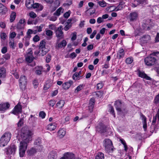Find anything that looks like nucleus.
Returning a JSON list of instances; mask_svg holds the SVG:
<instances>
[{
    "instance_id": "nucleus-22",
    "label": "nucleus",
    "mask_w": 159,
    "mask_h": 159,
    "mask_svg": "<svg viewBox=\"0 0 159 159\" xmlns=\"http://www.w3.org/2000/svg\"><path fill=\"white\" fill-rule=\"evenodd\" d=\"M57 157V154L55 151L53 150L50 152L48 156V159H55Z\"/></svg>"
},
{
    "instance_id": "nucleus-41",
    "label": "nucleus",
    "mask_w": 159,
    "mask_h": 159,
    "mask_svg": "<svg viewBox=\"0 0 159 159\" xmlns=\"http://www.w3.org/2000/svg\"><path fill=\"white\" fill-rule=\"evenodd\" d=\"M24 24H20L18 23L16 26L17 31L19 32L20 30H24Z\"/></svg>"
},
{
    "instance_id": "nucleus-4",
    "label": "nucleus",
    "mask_w": 159,
    "mask_h": 159,
    "mask_svg": "<svg viewBox=\"0 0 159 159\" xmlns=\"http://www.w3.org/2000/svg\"><path fill=\"white\" fill-rule=\"evenodd\" d=\"M46 42L45 41L42 40L40 42L39 45L40 55L43 56L48 52V49L46 48Z\"/></svg>"
},
{
    "instance_id": "nucleus-39",
    "label": "nucleus",
    "mask_w": 159,
    "mask_h": 159,
    "mask_svg": "<svg viewBox=\"0 0 159 159\" xmlns=\"http://www.w3.org/2000/svg\"><path fill=\"white\" fill-rule=\"evenodd\" d=\"M120 141L121 143L123 145H124V150L126 152H127L128 150V148L125 140L122 139H120Z\"/></svg>"
},
{
    "instance_id": "nucleus-13",
    "label": "nucleus",
    "mask_w": 159,
    "mask_h": 159,
    "mask_svg": "<svg viewBox=\"0 0 159 159\" xmlns=\"http://www.w3.org/2000/svg\"><path fill=\"white\" fill-rule=\"evenodd\" d=\"M138 17V14L137 12H132L130 13L129 16V18L131 21H134L137 19Z\"/></svg>"
},
{
    "instance_id": "nucleus-42",
    "label": "nucleus",
    "mask_w": 159,
    "mask_h": 159,
    "mask_svg": "<svg viewBox=\"0 0 159 159\" xmlns=\"http://www.w3.org/2000/svg\"><path fill=\"white\" fill-rule=\"evenodd\" d=\"M37 152V150L34 148H32L28 151V153L30 155H32Z\"/></svg>"
},
{
    "instance_id": "nucleus-33",
    "label": "nucleus",
    "mask_w": 159,
    "mask_h": 159,
    "mask_svg": "<svg viewBox=\"0 0 159 159\" xmlns=\"http://www.w3.org/2000/svg\"><path fill=\"white\" fill-rule=\"evenodd\" d=\"M107 148V150L106 147L105 148V151L108 153H112L115 149L113 145L108 146Z\"/></svg>"
},
{
    "instance_id": "nucleus-21",
    "label": "nucleus",
    "mask_w": 159,
    "mask_h": 159,
    "mask_svg": "<svg viewBox=\"0 0 159 159\" xmlns=\"http://www.w3.org/2000/svg\"><path fill=\"white\" fill-rule=\"evenodd\" d=\"M113 145L112 141L108 139H106L103 141V145L107 149L108 146Z\"/></svg>"
},
{
    "instance_id": "nucleus-25",
    "label": "nucleus",
    "mask_w": 159,
    "mask_h": 159,
    "mask_svg": "<svg viewBox=\"0 0 159 159\" xmlns=\"http://www.w3.org/2000/svg\"><path fill=\"white\" fill-rule=\"evenodd\" d=\"M73 81L69 80L68 82L64 83L62 85L63 88L65 89H68L73 84Z\"/></svg>"
},
{
    "instance_id": "nucleus-46",
    "label": "nucleus",
    "mask_w": 159,
    "mask_h": 159,
    "mask_svg": "<svg viewBox=\"0 0 159 159\" xmlns=\"http://www.w3.org/2000/svg\"><path fill=\"white\" fill-rule=\"evenodd\" d=\"M140 118L142 121V123L147 122V118L142 113H140Z\"/></svg>"
},
{
    "instance_id": "nucleus-1",
    "label": "nucleus",
    "mask_w": 159,
    "mask_h": 159,
    "mask_svg": "<svg viewBox=\"0 0 159 159\" xmlns=\"http://www.w3.org/2000/svg\"><path fill=\"white\" fill-rule=\"evenodd\" d=\"M32 133L28 130H22L20 137L22 140L20 143L19 154L20 157H23L27 149L28 143L31 140Z\"/></svg>"
},
{
    "instance_id": "nucleus-17",
    "label": "nucleus",
    "mask_w": 159,
    "mask_h": 159,
    "mask_svg": "<svg viewBox=\"0 0 159 159\" xmlns=\"http://www.w3.org/2000/svg\"><path fill=\"white\" fill-rule=\"evenodd\" d=\"M81 71L80 70L79 72H75L73 75L72 78L74 80H77L82 78L83 75H81Z\"/></svg>"
},
{
    "instance_id": "nucleus-50",
    "label": "nucleus",
    "mask_w": 159,
    "mask_h": 159,
    "mask_svg": "<svg viewBox=\"0 0 159 159\" xmlns=\"http://www.w3.org/2000/svg\"><path fill=\"white\" fill-rule=\"evenodd\" d=\"M29 16L30 17L33 19H34L37 17L36 14L33 11H31L29 13Z\"/></svg>"
},
{
    "instance_id": "nucleus-23",
    "label": "nucleus",
    "mask_w": 159,
    "mask_h": 159,
    "mask_svg": "<svg viewBox=\"0 0 159 159\" xmlns=\"http://www.w3.org/2000/svg\"><path fill=\"white\" fill-rule=\"evenodd\" d=\"M115 105L117 111L119 112L121 111V103L120 101L117 100L116 101Z\"/></svg>"
},
{
    "instance_id": "nucleus-56",
    "label": "nucleus",
    "mask_w": 159,
    "mask_h": 159,
    "mask_svg": "<svg viewBox=\"0 0 159 159\" xmlns=\"http://www.w3.org/2000/svg\"><path fill=\"white\" fill-rule=\"evenodd\" d=\"M133 61V59L132 58L128 57L126 59L125 62L127 64H130Z\"/></svg>"
},
{
    "instance_id": "nucleus-52",
    "label": "nucleus",
    "mask_w": 159,
    "mask_h": 159,
    "mask_svg": "<svg viewBox=\"0 0 159 159\" xmlns=\"http://www.w3.org/2000/svg\"><path fill=\"white\" fill-rule=\"evenodd\" d=\"M154 102L156 104L159 103V93L157 95L155 96L154 100Z\"/></svg>"
},
{
    "instance_id": "nucleus-34",
    "label": "nucleus",
    "mask_w": 159,
    "mask_h": 159,
    "mask_svg": "<svg viewBox=\"0 0 159 159\" xmlns=\"http://www.w3.org/2000/svg\"><path fill=\"white\" fill-rule=\"evenodd\" d=\"M63 9L62 7H60L54 13V15L58 16L61 15V13L63 12Z\"/></svg>"
},
{
    "instance_id": "nucleus-20",
    "label": "nucleus",
    "mask_w": 159,
    "mask_h": 159,
    "mask_svg": "<svg viewBox=\"0 0 159 159\" xmlns=\"http://www.w3.org/2000/svg\"><path fill=\"white\" fill-rule=\"evenodd\" d=\"M34 9H36V11H39L43 10V6L41 4L38 3H35L33 7Z\"/></svg>"
},
{
    "instance_id": "nucleus-2",
    "label": "nucleus",
    "mask_w": 159,
    "mask_h": 159,
    "mask_svg": "<svg viewBox=\"0 0 159 159\" xmlns=\"http://www.w3.org/2000/svg\"><path fill=\"white\" fill-rule=\"evenodd\" d=\"M159 54V52H154L144 59L145 64L148 66H152L157 62L158 59L156 55Z\"/></svg>"
},
{
    "instance_id": "nucleus-24",
    "label": "nucleus",
    "mask_w": 159,
    "mask_h": 159,
    "mask_svg": "<svg viewBox=\"0 0 159 159\" xmlns=\"http://www.w3.org/2000/svg\"><path fill=\"white\" fill-rule=\"evenodd\" d=\"M95 103V99L93 98H91L90 100L89 106V110L90 112L93 111Z\"/></svg>"
},
{
    "instance_id": "nucleus-32",
    "label": "nucleus",
    "mask_w": 159,
    "mask_h": 159,
    "mask_svg": "<svg viewBox=\"0 0 159 159\" xmlns=\"http://www.w3.org/2000/svg\"><path fill=\"white\" fill-rule=\"evenodd\" d=\"M65 102L63 100H61L57 103L56 106L59 108H61L64 106Z\"/></svg>"
},
{
    "instance_id": "nucleus-58",
    "label": "nucleus",
    "mask_w": 159,
    "mask_h": 159,
    "mask_svg": "<svg viewBox=\"0 0 159 159\" xmlns=\"http://www.w3.org/2000/svg\"><path fill=\"white\" fill-rule=\"evenodd\" d=\"M41 142V139L39 138L36 139L34 142V144L35 145H39Z\"/></svg>"
},
{
    "instance_id": "nucleus-43",
    "label": "nucleus",
    "mask_w": 159,
    "mask_h": 159,
    "mask_svg": "<svg viewBox=\"0 0 159 159\" xmlns=\"http://www.w3.org/2000/svg\"><path fill=\"white\" fill-rule=\"evenodd\" d=\"M72 3V0H68L66 2L63 4L64 7H68L71 5Z\"/></svg>"
},
{
    "instance_id": "nucleus-12",
    "label": "nucleus",
    "mask_w": 159,
    "mask_h": 159,
    "mask_svg": "<svg viewBox=\"0 0 159 159\" xmlns=\"http://www.w3.org/2000/svg\"><path fill=\"white\" fill-rule=\"evenodd\" d=\"M96 130L99 132L103 133L106 131L105 126L102 124H99L96 127Z\"/></svg>"
},
{
    "instance_id": "nucleus-29",
    "label": "nucleus",
    "mask_w": 159,
    "mask_h": 159,
    "mask_svg": "<svg viewBox=\"0 0 159 159\" xmlns=\"http://www.w3.org/2000/svg\"><path fill=\"white\" fill-rule=\"evenodd\" d=\"M125 55L124 50L123 48H120L117 53V56L119 59L123 58Z\"/></svg>"
},
{
    "instance_id": "nucleus-16",
    "label": "nucleus",
    "mask_w": 159,
    "mask_h": 159,
    "mask_svg": "<svg viewBox=\"0 0 159 159\" xmlns=\"http://www.w3.org/2000/svg\"><path fill=\"white\" fill-rule=\"evenodd\" d=\"M7 8L2 4L0 3V14L5 15L7 12Z\"/></svg>"
},
{
    "instance_id": "nucleus-38",
    "label": "nucleus",
    "mask_w": 159,
    "mask_h": 159,
    "mask_svg": "<svg viewBox=\"0 0 159 159\" xmlns=\"http://www.w3.org/2000/svg\"><path fill=\"white\" fill-rule=\"evenodd\" d=\"M66 45V41L65 40H63L61 43H58L57 46L59 48H61L65 47Z\"/></svg>"
},
{
    "instance_id": "nucleus-60",
    "label": "nucleus",
    "mask_w": 159,
    "mask_h": 159,
    "mask_svg": "<svg viewBox=\"0 0 159 159\" xmlns=\"http://www.w3.org/2000/svg\"><path fill=\"white\" fill-rule=\"evenodd\" d=\"M83 88V85H80L76 88L75 90V92H77L81 90Z\"/></svg>"
},
{
    "instance_id": "nucleus-8",
    "label": "nucleus",
    "mask_w": 159,
    "mask_h": 159,
    "mask_svg": "<svg viewBox=\"0 0 159 159\" xmlns=\"http://www.w3.org/2000/svg\"><path fill=\"white\" fill-rule=\"evenodd\" d=\"M33 53L32 51L30 49L28 51V52L25 56V60L27 62L31 63L34 59Z\"/></svg>"
},
{
    "instance_id": "nucleus-61",
    "label": "nucleus",
    "mask_w": 159,
    "mask_h": 159,
    "mask_svg": "<svg viewBox=\"0 0 159 159\" xmlns=\"http://www.w3.org/2000/svg\"><path fill=\"white\" fill-rule=\"evenodd\" d=\"M123 8V6H122L121 4H119V5L116 7L115 9V11H116L119 10H121Z\"/></svg>"
},
{
    "instance_id": "nucleus-51",
    "label": "nucleus",
    "mask_w": 159,
    "mask_h": 159,
    "mask_svg": "<svg viewBox=\"0 0 159 159\" xmlns=\"http://www.w3.org/2000/svg\"><path fill=\"white\" fill-rule=\"evenodd\" d=\"M98 3L99 6L102 7H104L107 5L106 3L104 1H99Z\"/></svg>"
},
{
    "instance_id": "nucleus-49",
    "label": "nucleus",
    "mask_w": 159,
    "mask_h": 159,
    "mask_svg": "<svg viewBox=\"0 0 159 159\" xmlns=\"http://www.w3.org/2000/svg\"><path fill=\"white\" fill-rule=\"evenodd\" d=\"M18 33L16 37L18 39H20V36H22L24 35V30H20L19 32H17Z\"/></svg>"
},
{
    "instance_id": "nucleus-48",
    "label": "nucleus",
    "mask_w": 159,
    "mask_h": 159,
    "mask_svg": "<svg viewBox=\"0 0 159 159\" xmlns=\"http://www.w3.org/2000/svg\"><path fill=\"white\" fill-rule=\"evenodd\" d=\"M46 35L49 37L52 36L53 34V32L51 30H47L46 29Z\"/></svg>"
},
{
    "instance_id": "nucleus-53",
    "label": "nucleus",
    "mask_w": 159,
    "mask_h": 159,
    "mask_svg": "<svg viewBox=\"0 0 159 159\" xmlns=\"http://www.w3.org/2000/svg\"><path fill=\"white\" fill-rule=\"evenodd\" d=\"M9 45L10 48H11L12 49H15V45L14 41H10L9 42Z\"/></svg>"
},
{
    "instance_id": "nucleus-28",
    "label": "nucleus",
    "mask_w": 159,
    "mask_h": 159,
    "mask_svg": "<svg viewBox=\"0 0 159 159\" xmlns=\"http://www.w3.org/2000/svg\"><path fill=\"white\" fill-rule=\"evenodd\" d=\"M66 133V130L64 128L60 129L58 132V135L61 138H62L65 135Z\"/></svg>"
},
{
    "instance_id": "nucleus-57",
    "label": "nucleus",
    "mask_w": 159,
    "mask_h": 159,
    "mask_svg": "<svg viewBox=\"0 0 159 159\" xmlns=\"http://www.w3.org/2000/svg\"><path fill=\"white\" fill-rule=\"evenodd\" d=\"M109 107H109V110L110 112H111V113L112 114H113V115L114 116V117H115L116 116H115V113L114 112V108H113V107H112L110 105L109 106Z\"/></svg>"
},
{
    "instance_id": "nucleus-30",
    "label": "nucleus",
    "mask_w": 159,
    "mask_h": 159,
    "mask_svg": "<svg viewBox=\"0 0 159 159\" xmlns=\"http://www.w3.org/2000/svg\"><path fill=\"white\" fill-rule=\"evenodd\" d=\"M37 118L34 116L30 115V117L29 119V122L32 125L35 124Z\"/></svg>"
},
{
    "instance_id": "nucleus-59",
    "label": "nucleus",
    "mask_w": 159,
    "mask_h": 159,
    "mask_svg": "<svg viewBox=\"0 0 159 159\" xmlns=\"http://www.w3.org/2000/svg\"><path fill=\"white\" fill-rule=\"evenodd\" d=\"M39 116L42 119L44 118L46 116V113L43 111H41L39 114Z\"/></svg>"
},
{
    "instance_id": "nucleus-10",
    "label": "nucleus",
    "mask_w": 159,
    "mask_h": 159,
    "mask_svg": "<svg viewBox=\"0 0 159 159\" xmlns=\"http://www.w3.org/2000/svg\"><path fill=\"white\" fill-rule=\"evenodd\" d=\"M22 107L18 103L16 105L12 111V113L15 115H17L21 112Z\"/></svg>"
},
{
    "instance_id": "nucleus-44",
    "label": "nucleus",
    "mask_w": 159,
    "mask_h": 159,
    "mask_svg": "<svg viewBox=\"0 0 159 159\" xmlns=\"http://www.w3.org/2000/svg\"><path fill=\"white\" fill-rule=\"evenodd\" d=\"M36 69L37 70L35 71L36 74L39 75L41 74L42 71V66L38 67Z\"/></svg>"
},
{
    "instance_id": "nucleus-54",
    "label": "nucleus",
    "mask_w": 159,
    "mask_h": 159,
    "mask_svg": "<svg viewBox=\"0 0 159 159\" xmlns=\"http://www.w3.org/2000/svg\"><path fill=\"white\" fill-rule=\"evenodd\" d=\"M60 1L58 0H55L53 3L54 6L56 8L60 6Z\"/></svg>"
},
{
    "instance_id": "nucleus-11",
    "label": "nucleus",
    "mask_w": 159,
    "mask_h": 159,
    "mask_svg": "<svg viewBox=\"0 0 159 159\" xmlns=\"http://www.w3.org/2000/svg\"><path fill=\"white\" fill-rule=\"evenodd\" d=\"M10 104L8 102L0 104V111L4 112L10 107Z\"/></svg>"
},
{
    "instance_id": "nucleus-9",
    "label": "nucleus",
    "mask_w": 159,
    "mask_h": 159,
    "mask_svg": "<svg viewBox=\"0 0 159 159\" xmlns=\"http://www.w3.org/2000/svg\"><path fill=\"white\" fill-rule=\"evenodd\" d=\"M144 23L143 25V27L145 30H149L154 25V24L150 19L144 21Z\"/></svg>"
},
{
    "instance_id": "nucleus-7",
    "label": "nucleus",
    "mask_w": 159,
    "mask_h": 159,
    "mask_svg": "<svg viewBox=\"0 0 159 159\" xmlns=\"http://www.w3.org/2000/svg\"><path fill=\"white\" fill-rule=\"evenodd\" d=\"M27 79L25 76L21 75L20 79V86L22 90L25 89Z\"/></svg>"
},
{
    "instance_id": "nucleus-15",
    "label": "nucleus",
    "mask_w": 159,
    "mask_h": 159,
    "mask_svg": "<svg viewBox=\"0 0 159 159\" xmlns=\"http://www.w3.org/2000/svg\"><path fill=\"white\" fill-rule=\"evenodd\" d=\"M45 26V24H41L39 26H36L34 27L33 33L35 34L37 32H41L43 28Z\"/></svg>"
},
{
    "instance_id": "nucleus-35",
    "label": "nucleus",
    "mask_w": 159,
    "mask_h": 159,
    "mask_svg": "<svg viewBox=\"0 0 159 159\" xmlns=\"http://www.w3.org/2000/svg\"><path fill=\"white\" fill-rule=\"evenodd\" d=\"M51 80H47L45 83L44 86V89L45 90L48 89L51 85Z\"/></svg>"
},
{
    "instance_id": "nucleus-5",
    "label": "nucleus",
    "mask_w": 159,
    "mask_h": 159,
    "mask_svg": "<svg viewBox=\"0 0 159 159\" xmlns=\"http://www.w3.org/2000/svg\"><path fill=\"white\" fill-rule=\"evenodd\" d=\"M16 147L14 144H11L7 148L5 149V153L7 155L14 154L16 151Z\"/></svg>"
},
{
    "instance_id": "nucleus-27",
    "label": "nucleus",
    "mask_w": 159,
    "mask_h": 159,
    "mask_svg": "<svg viewBox=\"0 0 159 159\" xmlns=\"http://www.w3.org/2000/svg\"><path fill=\"white\" fill-rule=\"evenodd\" d=\"M6 75V69L2 67L0 69V78H4Z\"/></svg>"
},
{
    "instance_id": "nucleus-26",
    "label": "nucleus",
    "mask_w": 159,
    "mask_h": 159,
    "mask_svg": "<svg viewBox=\"0 0 159 159\" xmlns=\"http://www.w3.org/2000/svg\"><path fill=\"white\" fill-rule=\"evenodd\" d=\"M56 127L57 125L55 123H51L47 126V129L48 130L51 131L54 130Z\"/></svg>"
},
{
    "instance_id": "nucleus-47",
    "label": "nucleus",
    "mask_w": 159,
    "mask_h": 159,
    "mask_svg": "<svg viewBox=\"0 0 159 159\" xmlns=\"http://www.w3.org/2000/svg\"><path fill=\"white\" fill-rule=\"evenodd\" d=\"M33 33V31L31 29H29L26 33V36L25 37L30 38L31 37V34Z\"/></svg>"
},
{
    "instance_id": "nucleus-63",
    "label": "nucleus",
    "mask_w": 159,
    "mask_h": 159,
    "mask_svg": "<svg viewBox=\"0 0 159 159\" xmlns=\"http://www.w3.org/2000/svg\"><path fill=\"white\" fill-rule=\"evenodd\" d=\"M76 34L77 33L76 32H74L71 35H72V36L71 38V39L72 40L74 41L76 39Z\"/></svg>"
},
{
    "instance_id": "nucleus-62",
    "label": "nucleus",
    "mask_w": 159,
    "mask_h": 159,
    "mask_svg": "<svg viewBox=\"0 0 159 159\" xmlns=\"http://www.w3.org/2000/svg\"><path fill=\"white\" fill-rule=\"evenodd\" d=\"M71 13L70 11L69 10L68 11L65 13L64 15V17L66 18H68L70 16Z\"/></svg>"
},
{
    "instance_id": "nucleus-6",
    "label": "nucleus",
    "mask_w": 159,
    "mask_h": 159,
    "mask_svg": "<svg viewBox=\"0 0 159 159\" xmlns=\"http://www.w3.org/2000/svg\"><path fill=\"white\" fill-rule=\"evenodd\" d=\"M63 29L62 26L61 25L57 28L55 31L56 36L59 40L64 38L63 32L62 31Z\"/></svg>"
},
{
    "instance_id": "nucleus-45",
    "label": "nucleus",
    "mask_w": 159,
    "mask_h": 159,
    "mask_svg": "<svg viewBox=\"0 0 159 159\" xmlns=\"http://www.w3.org/2000/svg\"><path fill=\"white\" fill-rule=\"evenodd\" d=\"M7 35L5 33H1L0 34V37L2 41H4L7 38Z\"/></svg>"
},
{
    "instance_id": "nucleus-64",
    "label": "nucleus",
    "mask_w": 159,
    "mask_h": 159,
    "mask_svg": "<svg viewBox=\"0 0 159 159\" xmlns=\"http://www.w3.org/2000/svg\"><path fill=\"white\" fill-rule=\"evenodd\" d=\"M56 103V101L54 100H51L49 101L48 104L50 106L53 107Z\"/></svg>"
},
{
    "instance_id": "nucleus-14",
    "label": "nucleus",
    "mask_w": 159,
    "mask_h": 159,
    "mask_svg": "<svg viewBox=\"0 0 159 159\" xmlns=\"http://www.w3.org/2000/svg\"><path fill=\"white\" fill-rule=\"evenodd\" d=\"M138 75L139 76L142 78L145 79L147 80H151V78L149 76H148L144 72L141 71L139 70L138 71Z\"/></svg>"
},
{
    "instance_id": "nucleus-18",
    "label": "nucleus",
    "mask_w": 159,
    "mask_h": 159,
    "mask_svg": "<svg viewBox=\"0 0 159 159\" xmlns=\"http://www.w3.org/2000/svg\"><path fill=\"white\" fill-rule=\"evenodd\" d=\"M34 0H26L25 2V5L28 9H30L33 8L34 5Z\"/></svg>"
},
{
    "instance_id": "nucleus-19",
    "label": "nucleus",
    "mask_w": 159,
    "mask_h": 159,
    "mask_svg": "<svg viewBox=\"0 0 159 159\" xmlns=\"http://www.w3.org/2000/svg\"><path fill=\"white\" fill-rule=\"evenodd\" d=\"M151 40V37L148 35H145L143 36L141 39V41L143 43L149 42Z\"/></svg>"
},
{
    "instance_id": "nucleus-37",
    "label": "nucleus",
    "mask_w": 159,
    "mask_h": 159,
    "mask_svg": "<svg viewBox=\"0 0 159 159\" xmlns=\"http://www.w3.org/2000/svg\"><path fill=\"white\" fill-rule=\"evenodd\" d=\"M30 39V38L26 37H25L23 39L24 40L23 43H24V45L25 47H27L29 45Z\"/></svg>"
},
{
    "instance_id": "nucleus-36",
    "label": "nucleus",
    "mask_w": 159,
    "mask_h": 159,
    "mask_svg": "<svg viewBox=\"0 0 159 159\" xmlns=\"http://www.w3.org/2000/svg\"><path fill=\"white\" fill-rule=\"evenodd\" d=\"M16 16V13L15 12H12L10 16V21L12 22L15 19Z\"/></svg>"
},
{
    "instance_id": "nucleus-55",
    "label": "nucleus",
    "mask_w": 159,
    "mask_h": 159,
    "mask_svg": "<svg viewBox=\"0 0 159 159\" xmlns=\"http://www.w3.org/2000/svg\"><path fill=\"white\" fill-rule=\"evenodd\" d=\"M23 118H20L17 123V125L18 127H21L23 124Z\"/></svg>"
},
{
    "instance_id": "nucleus-31",
    "label": "nucleus",
    "mask_w": 159,
    "mask_h": 159,
    "mask_svg": "<svg viewBox=\"0 0 159 159\" xmlns=\"http://www.w3.org/2000/svg\"><path fill=\"white\" fill-rule=\"evenodd\" d=\"M64 156L66 159H75V155L70 153L67 152L64 154Z\"/></svg>"
},
{
    "instance_id": "nucleus-40",
    "label": "nucleus",
    "mask_w": 159,
    "mask_h": 159,
    "mask_svg": "<svg viewBox=\"0 0 159 159\" xmlns=\"http://www.w3.org/2000/svg\"><path fill=\"white\" fill-rule=\"evenodd\" d=\"M95 159H104V155L101 152H99L95 157Z\"/></svg>"
},
{
    "instance_id": "nucleus-3",
    "label": "nucleus",
    "mask_w": 159,
    "mask_h": 159,
    "mask_svg": "<svg viewBox=\"0 0 159 159\" xmlns=\"http://www.w3.org/2000/svg\"><path fill=\"white\" fill-rule=\"evenodd\" d=\"M11 137L10 132H6L3 134L0 138V147H4L6 146L9 142Z\"/></svg>"
}]
</instances>
